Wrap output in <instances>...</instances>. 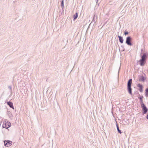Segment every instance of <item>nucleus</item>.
I'll return each mask as SVG.
<instances>
[{
  "label": "nucleus",
  "instance_id": "obj_1",
  "mask_svg": "<svg viewBox=\"0 0 148 148\" xmlns=\"http://www.w3.org/2000/svg\"><path fill=\"white\" fill-rule=\"evenodd\" d=\"M141 54L142 55H141V58L138 61V62L140 66H143L146 63L147 58L148 57V52H147L143 53H141L140 55Z\"/></svg>",
  "mask_w": 148,
  "mask_h": 148
},
{
  "label": "nucleus",
  "instance_id": "obj_2",
  "mask_svg": "<svg viewBox=\"0 0 148 148\" xmlns=\"http://www.w3.org/2000/svg\"><path fill=\"white\" fill-rule=\"evenodd\" d=\"M132 79H130L127 82V90L129 93L131 95L132 94V88L131 87L132 84Z\"/></svg>",
  "mask_w": 148,
  "mask_h": 148
},
{
  "label": "nucleus",
  "instance_id": "obj_3",
  "mask_svg": "<svg viewBox=\"0 0 148 148\" xmlns=\"http://www.w3.org/2000/svg\"><path fill=\"white\" fill-rule=\"evenodd\" d=\"M2 122L3 127L6 129H8L11 126V123L8 121H2Z\"/></svg>",
  "mask_w": 148,
  "mask_h": 148
},
{
  "label": "nucleus",
  "instance_id": "obj_4",
  "mask_svg": "<svg viewBox=\"0 0 148 148\" xmlns=\"http://www.w3.org/2000/svg\"><path fill=\"white\" fill-rule=\"evenodd\" d=\"M132 38L130 36H128L126 38L125 43L128 45L129 46H132V43L131 42Z\"/></svg>",
  "mask_w": 148,
  "mask_h": 148
},
{
  "label": "nucleus",
  "instance_id": "obj_5",
  "mask_svg": "<svg viewBox=\"0 0 148 148\" xmlns=\"http://www.w3.org/2000/svg\"><path fill=\"white\" fill-rule=\"evenodd\" d=\"M141 107L142 108L143 114H146L147 112L148 109L145 105L144 103H142L141 105Z\"/></svg>",
  "mask_w": 148,
  "mask_h": 148
},
{
  "label": "nucleus",
  "instance_id": "obj_6",
  "mask_svg": "<svg viewBox=\"0 0 148 148\" xmlns=\"http://www.w3.org/2000/svg\"><path fill=\"white\" fill-rule=\"evenodd\" d=\"M12 142L10 140H7V141H4V143L5 146H6L7 147H9L12 145Z\"/></svg>",
  "mask_w": 148,
  "mask_h": 148
},
{
  "label": "nucleus",
  "instance_id": "obj_7",
  "mask_svg": "<svg viewBox=\"0 0 148 148\" xmlns=\"http://www.w3.org/2000/svg\"><path fill=\"white\" fill-rule=\"evenodd\" d=\"M7 103L10 108H12L13 109H14L13 103L12 102L9 101L7 102Z\"/></svg>",
  "mask_w": 148,
  "mask_h": 148
},
{
  "label": "nucleus",
  "instance_id": "obj_8",
  "mask_svg": "<svg viewBox=\"0 0 148 148\" xmlns=\"http://www.w3.org/2000/svg\"><path fill=\"white\" fill-rule=\"evenodd\" d=\"M7 114L9 118L12 119L13 117V116L10 111H7Z\"/></svg>",
  "mask_w": 148,
  "mask_h": 148
},
{
  "label": "nucleus",
  "instance_id": "obj_9",
  "mask_svg": "<svg viewBox=\"0 0 148 148\" xmlns=\"http://www.w3.org/2000/svg\"><path fill=\"white\" fill-rule=\"evenodd\" d=\"M118 36L119 38V42L121 43H123V37L118 35Z\"/></svg>",
  "mask_w": 148,
  "mask_h": 148
},
{
  "label": "nucleus",
  "instance_id": "obj_10",
  "mask_svg": "<svg viewBox=\"0 0 148 148\" xmlns=\"http://www.w3.org/2000/svg\"><path fill=\"white\" fill-rule=\"evenodd\" d=\"M145 78L143 76H142L140 77L139 79V81L140 82L142 81L144 82L145 81Z\"/></svg>",
  "mask_w": 148,
  "mask_h": 148
},
{
  "label": "nucleus",
  "instance_id": "obj_11",
  "mask_svg": "<svg viewBox=\"0 0 148 148\" xmlns=\"http://www.w3.org/2000/svg\"><path fill=\"white\" fill-rule=\"evenodd\" d=\"M138 86L139 88V91L140 92H142L143 91V86L140 84H139L138 85Z\"/></svg>",
  "mask_w": 148,
  "mask_h": 148
},
{
  "label": "nucleus",
  "instance_id": "obj_12",
  "mask_svg": "<svg viewBox=\"0 0 148 148\" xmlns=\"http://www.w3.org/2000/svg\"><path fill=\"white\" fill-rule=\"evenodd\" d=\"M78 17V14L77 12H76L75 14L74 15V20L76 19Z\"/></svg>",
  "mask_w": 148,
  "mask_h": 148
},
{
  "label": "nucleus",
  "instance_id": "obj_13",
  "mask_svg": "<svg viewBox=\"0 0 148 148\" xmlns=\"http://www.w3.org/2000/svg\"><path fill=\"white\" fill-rule=\"evenodd\" d=\"M145 96L146 97H148V88L145 90Z\"/></svg>",
  "mask_w": 148,
  "mask_h": 148
},
{
  "label": "nucleus",
  "instance_id": "obj_14",
  "mask_svg": "<svg viewBox=\"0 0 148 148\" xmlns=\"http://www.w3.org/2000/svg\"><path fill=\"white\" fill-rule=\"evenodd\" d=\"M64 1L63 0H62L61 2V7L62 8L64 7Z\"/></svg>",
  "mask_w": 148,
  "mask_h": 148
},
{
  "label": "nucleus",
  "instance_id": "obj_15",
  "mask_svg": "<svg viewBox=\"0 0 148 148\" xmlns=\"http://www.w3.org/2000/svg\"><path fill=\"white\" fill-rule=\"evenodd\" d=\"M143 98V96L140 97H139V99L140 100V102H141V103H143V102L142 98Z\"/></svg>",
  "mask_w": 148,
  "mask_h": 148
},
{
  "label": "nucleus",
  "instance_id": "obj_16",
  "mask_svg": "<svg viewBox=\"0 0 148 148\" xmlns=\"http://www.w3.org/2000/svg\"><path fill=\"white\" fill-rule=\"evenodd\" d=\"M95 14L93 17V20L91 23H92L93 22H95Z\"/></svg>",
  "mask_w": 148,
  "mask_h": 148
},
{
  "label": "nucleus",
  "instance_id": "obj_17",
  "mask_svg": "<svg viewBox=\"0 0 148 148\" xmlns=\"http://www.w3.org/2000/svg\"><path fill=\"white\" fill-rule=\"evenodd\" d=\"M117 130L118 133H119L120 134H121L122 133L121 131L119 130V128H118L117 129Z\"/></svg>",
  "mask_w": 148,
  "mask_h": 148
},
{
  "label": "nucleus",
  "instance_id": "obj_18",
  "mask_svg": "<svg viewBox=\"0 0 148 148\" xmlns=\"http://www.w3.org/2000/svg\"><path fill=\"white\" fill-rule=\"evenodd\" d=\"M121 47L122 48V51H124L125 50V49L124 48V46H123V45H121Z\"/></svg>",
  "mask_w": 148,
  "mask_h": 148
},
{
  "label": "nucleus",
  "instance_id": "obj_19",
  "mask_svg": "<svg viewBox=\"0 0 148 148\" xmlns=\"http://www.w3.org/2000/svg\"><path fill=\"white\" fill-rule=\"evenodd\" d=\"M124 34L125 35H127L128 34V32H125L124 33Z\"/></svg>",
  "mask_w": 148,
  "mask_h": 148
},
{
  "label": "nucleus",
  "instance_id": "obj_20",
  "mask_svg": "<svg viewBox=\"0 0 148 148\" xmlns=\"http://www.w3.org/2000/svg\"><path fill=\"white\" fill-rule=\"evenodd\" d=\"M8 88H9L11 91H12V87L11 86H9L8 87Z\"/></svg>",
  "mask_w": 148,
  "mask_h": 148
},
{
  "label": "nucleus",
  "instance_id": "obj_21",
  "mask_svg": "<svg viewBox=\"0 0 148 148\" xmlns=\"http://www.w3.org/2000/svg\"><path fill=\"white\" fill-rule=\"evenodd\" d=\"M116 125L117 129H118V128H119V126H118V125L117 124H116Z\"/></svg>",
  "mask_w": 148,
  "mask_h": 148
},
{
  "label": "nucleus",
  "instance_id": "obj_22",
  "mask_svg": "<svg viewBox=\"0 0 148 148\" xmlns=\"http://www.w3.org/2000/svg\"><path fill=\"white\" fill-rule=\"evenodd\" d=\"M146 118H147V119H148V114L146 116Z\"/></svg>",
  "mask_w": 148,
  "mask_h": 148
},
{
  "label": "nucleus",
  "instance_id": "obj_23",
  "mask_svg": "<svg viewBox=\"0 0 148 148\" xmlns=\"http://www.w3.org/2000/svg\"><path fill=\"white\" fill-rule=\"evenodd\" d=\"M96 1H97L96 3H97L98 1V0H96Z\"/></svg>",
  "mask_w": 148,
  "mask_h": 148
},
{
  "label": "nucleus",
  "instance_id": "obj_24",
  "mask_svg": "<svg viewBox=\"0 0 148 148\" xmlns=\"http://www.w3.org/2000/svg\"><path fill=\"white\" fill-rule=\"evenodd\" d=\"M141 52H142V51H143V49H142L141 50Z\"/></svg>",
  "mask_w": 148,
  "mask_h": 148
}]
</instances>
